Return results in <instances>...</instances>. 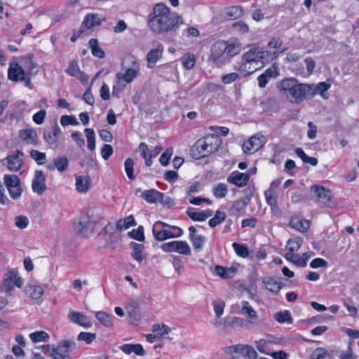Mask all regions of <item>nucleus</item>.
Listing matches in <instances>:
<instances>
[{
  "instance_id": "obj_32",
  "label": "nucleus",
  "mask_w": 359,
  "mask_h": 359,
  "mask_svg": "<svg viewBox=\"0 0 359 359\" xmlns=\"http://www.w3.org/2000/svg\"><path fill=\"white\" fill-rule=\"evenodd\" d=\"M130 245L133 249V252L131 253L133 258L138 262H142L144 259V256L142 254L144 248V245L135 242H131Z\"/></svg>"
},
{
  "instance_id": "obj_4",
  "label": "nucleus",
  "mask_w": 359,
  "mask_h": 359,
  "mask_svg": "<svg viewBox=\"0 0 359 359\" xmlns=\"http://www.w3.org/2000/svg\"><path fill=\"white\" fill-rule=\"evenodd\" d=\"M226 48L224 47V41H219L214 43L210 48L208 62L220 67L229 62V58H227L225 53Z\"/></svg>"
},
{
  "instance_id": "obj_3",
  "label": "nucleus",
  "mask_w": 359,
  "mask_h": 359,
  "mask_svg": "<svg viewBox=\"0 0 359 359\" xmlns=\"http://www.w3.org/2000/svg\"><path fill=\"white\" fill-rule=\"evenodd\" d=\"M138 69L128 68L124 73L118 72L115 76V84L112 89V95L118 97L119 93L131 83L138 74Z\"/></svg>"
},
{
  "instance_id": "obj_23",
  "label": "nucleus",
  "mask_w": 359,
  "mask_h": 359,
  "mask_svg": "<svg viewBox=\"0 0 359 359\" xmlns=\"http://www.w3.org/2000/svg\"><path fill=\"white\" fill-rule=\"evenodd\" d=\"M189 239L192 243V245H193L194 250L196 251H200L203 248V247L206 241L205 236H204L203 235H197L196 233V229L193 226H191L189 228Z\"/></svg>"
},
{
  "instance_id": "obj_30",
  "label": "nucleus",
  "mask_w": 359,
  "mask_h": 359,
  "mask_svg": "<svg viewBox=\"0 0 359 359\" xmlns=\"http://www.w3.org/2000/svg\"><path fill=\"white\" fill-rule=\"evenodd\" d=\"M187 215L194 221L203 222L211 217L213 212L210 210H203L201 212H194L190 210L187 211Z\"/></svg>"
},
{
  "instance_id": "obj_52",
  "label": "nucleus",
  "mask_w": 359,
  "mask_h": 359,
  "mask_svg": "<svg viewBox=\"0 0 359 359\" xmlns=\"http://www.w3.org/2000/svg\"><path fill=\"white\" fill-rule=\"evenodd\" d=\"M232 247L238 256L243 258H245L248 256L249 250L246 245L233 243L232 244Z\"/></svg>"
},
{
  "instance_id": "obj_22",
  "label": "nucleus",
  "mask_w": 359,
  "mask_h": 359,
  "mask_svg": "<svg viewBox=\"0 0 359 359\" xmlns=\"http://www.w3.org/2000/svg\"><path fill=\"white\" fill-rule=\"evenodd\" d=\"M141 197L149 203H164V194L156 189H149L142 191Z\"/></svg>"
},
{
  "instance_id": "obj_54",
  "label": "nucleus",
  "mask_w": 359,
  "mask_h": 359,
  "mask_svg": "<svg viewBox=\"0 0 359 359\" xmlns=\"http://www.w3.org/2000/svg\"><path fill=\"white\" fill-rule=\"evenodd\" d=\"M30 156L38 164L43 165L46 162L45 153L40 152L37 150H32L30 151Z\"/></svg>"
},
{
  "instance_id": "obj_16",
  "label": "nucleus",
  "mask_w": 359,
  "mask_h": 359,
  "mask_svg": "<svg viewBox=\"0 0 359 359\" xmlns=\"http://www.w3.org/2000/svg\"><path fill=\"white\" fill-rule=\"evenodd\" d=\"M229 353H240L243 358L248 359H256L257 353L255 348L247 344H237L227 348Z\"/></svg>"
},
{
  "instance_id": "obj_35",
  "label": "nucleus",
  "mask_w": 359,
  "mask_h": 359,
  "mask_svg": "<svg viewBox=\"0 0 359 359\" xmlns=\"http://www.w3.org/2000/svg\"><path fill=\"white\" fill-rule=\"evenodd\" d=\"M215 273L223 278H231L235 275V270L233 268L216 266L215 267Z\"/></svg>"
},
{
  "instance_id": "obj_49",
  "label": "nucleus",
  "mask_w": 359,
  "mask_h": 359,
  "mask_svg": "<svg viewBox=\"0 0 359 359\" xmlns=\"http://www.w3.org/2000/svg\"><path fill=\"white\" fill-rule=\"evenodd\" d=\"M353 344V341L348 342L347 349L340 353L339 355V359H356L357 357L353 353L352 348Z\"/></svg>"
},
{
  "instance_id": "obj_27",
  "label": "nucleus",
  "mask_w": 359,
  "mask_h": 359,
  "mask_svg": "<svg viewBox=\"0 0 359 359\" xmlns=\"http://www.w3.org/2000/svg\"><path fill=\"white\" fill-rule=\"evenodd\" d=\"M76 188L79 193H86L90 187V178L89 176H75Z\"/></svg>"
},
{
  "instance_id": "obj_9",
  "label": "nucleus",
  "mask_w": 359,
  "mask_h": 359,
  "mask_svg": "<svg viewBox=\"0 0 359 359\" xmlns=\"http://www.w3.org/2000/svg\"><path fill=\"white\" fill-rule=\"evenodd\" d=\"M161 221L156 222L152 228V232L157 241H163L167 238H177L182 235V230L177 226H172V229L179 231L178 235H173L172 232L161 228Z\"/></svg>"
},
{
  "instance_id": "obj_31",
  "label": "nucleus",
  "mask_w": 359,
  "mask_h": 359,
  "mask_svg": "<svg viewBox=\"0 0 359 359\" xmlns=\"http://www.w3.org/2000/svg\"><path fill=\"white\" fill-rule=\"evenodd\" d=\"M313 255L312 252H304L302 257H299L298 255H294V253H286L285 257L286 259H291L293 257L297 258L295 261V264L298 266L304 267L306 266V262Z\"/></svg>"
},
{
  "instance_id": "obj_24",
  "label": "nucleus",
  "mask_w": 359,
  "mask_h": 359,
  "mask_svg": "<svg viewBox=\"0 0 359 359\" xmlns=\"http://www.w3.org/2000/svg\"><path fill=\"white\" fill-rule=\"evenodd\" d=\"M249 178V175L236 171L227 177V182L238 187H243L247 184Z\"/></svg>"
},
{
  "instance_id": "obj_45",
  "label": "nucleus",
  "mask_w": 359,
  "mask_h": 359,
  "mask_svg": "<svg viewBox=\"0 0 359 359\" xmlns=\"http://www.w3.org/2000/svg\"><path fill=\"white\" fill-rule=\"evenodd\" d=\"M181 60L185 69H191L196 63V56L194 54L187 53L182 57Z\"/></svg>"
},
{
  "instance_id": "obj_47",
  "label": "nucleus",
  "mask_w": 359,
  "mask_h": 359,
  "mask_svg": "<svg viewBox=\"0 0 359 359\" xmlns=\"http://www.w3.org/2000/svg\"><path fill=\"white\" fill-rule=\"evenodd\" d=\"M226 217V215L225 212L217 210L215 216L209 220V226L212 228L215 227L224 222Z\"/></svg>"
},
{
  "instance_id": "obj_28",
  "label": "nucleus",
  "mask_w": 359,
  "mask_h": 359,
  "mask_svg": "<svg viewBox=\"0 0 359 359\" xmlns=\"http://www.w3.org/2000/svg\"><path fill=\"white\" fill-rule=\"evenodd\" d=\"M290 225L292 228L300 232H305L309 229L310 222L309 220L302 219L298 217H292L290 219Z\"/></svg>"
},
{
  "instance_id": "obj_17",
  "label": "nucleus",
  "mask_w": 359,
  "mask_h": 359,
  "mask_svg": "<svg viewBox=\"0 0 359 359\" xmlns=\"http://www.w3.org/2000/svg\"><path fill=\"white\" fill-rule=\"evenodd\" d=\"M263 144L264 136L257 134L243 143V149L245 153H255L259 150Z\"/></svg>"
},
{
  "instance_id": "obj_62",
  "label": "nucleus",
  "mask_w": 359,
  "mask_h": 359,
  "mask_svg": "<svg viewBox=\"0 0 359 359\" xmlns=\"http://www.w3.org/2000/svg\"><path fill=\"white\" fill-rule=\"evenodd\" d=\"M154 332H156L160 335L167 334L170 332V328L166 325H154L152 327Z\"/></svg>"
},
{
  "instance_id": "obj_5",
  "label": "nucleus",
  "mask_w": 359,
  "mask_h": 359,
  "mask_svg": "<svg viewBox=\"0 0 359 359\" xmlns=\"http://www.w3.org/2000/svg\"><path fill=\"white\" fill-rule=\"evenodd\" d=\"M4 182L11 198L14 200L19 198L22 192L20 178L15 175H4Z\"/></svg>"
},
{
  "instance_id": "obj_42",
  "label": "nucleus",
  "mask_w": 359,
  "mask_h": 359,
  "mask_svg": "<svg viewBox=\"0 0 359 359\" xmlns=\"http://www.w3.org/2000/svg\"><path fill=\"white\" fill-rule=\"evenodd\" d=\"M303 239L301 237H295L290 239L286 245V248L290 251L288 253H293L297 251L302 245Z\"/></svg>"
},
{
  "instance_id": "obj_2",
  "label": "nucleus",
  "mask_w": 359,
  "mask_h": 359,
  "mask_svg": "<svg viewBox=\"0 0 359 359\" xmlns=\"http://www.w3.org/2000/svg\"><path fill=\"white\" fill-rule=\"evenodd\" d=\"M222 143V140L217 135H208L195 142L191 152L196 159L204 158L217 151Z\"/></svg>"
},
{
  "instance_id": "obj_60",
  "label": "nucleus",
  "mask_w": 359,
  "mask_h": 359,
  "mask_svg": "<svg viewBox=\"0 0 359 359\" xmlns=\"http://www.w3.org/2000/svg\"><path fill=\"white\" fill-rule=\"evenodd\" d=\"M214 311L217 318H219L224 313L225 303L222 300L213 302Z\"/></svg>"
},
{
  "instance_id": "obj_61",
  "label": "nucleus",
  "mask_w": 359,
  "mask_h": 359,
  "mask_svg": "<svg viewBox=\"0 0 359 359\" xmlns=\"http://www.w3.org/2000/svg\"><path fill=\"white\" fill-rule=\"evenodd\" d=\"M36 136V133L32 130H22L20 131V138L25 140L34 141Z\"/></svg>"
},
{
  "instance_id": "obj_12",
  "label": "nucleus",
  "mask_w": 359,
  "mask_h": 359,
  "mask_svg": "<svg viewBox=\"0 0 359 359\" xmlns=\"http://www.w3.org/2000/svg\"><path fill=\"white\" fill-rule=\"evenodd\" d=\"M311 90L309 88V84L299 82L294 92H293V95L291 97L290 102L300 104L306 99L311 98Z\"/></svg>"
},
{
  "instance_id": "obj_36",
  "label": "nucleus",
  "mask_w": 359,
  "mask_h": 359,
  "mask_svg": "<svg viewBox=\"0 0 359 359\" xmlns=\"http://www.w3.org/2000/svg\"><path fill=\"white\" fill-rule=\"evenodd\" d=\"M93 224L88 218V217L86 216L81 219L79 221L77 229L80 233L85 234L88 231H91L93 230Z\"/></svg>"
},
{
  "instance_id": "obj_64",
  "label": "nucleus",
  "mask_w": 359,
  "mask_h": 359,
  "mask_svg": "<svg viewBox=\"0 0 359 359\" xmlns=\"http://www.w3.org/2000/svg\"><path fill=\"white\" fill-rule=\"evenodd\" d=\"M238 74L236 72L229 73L222 77V81L224 84H229L235 81L238 78Z\"/></svg>"
},
{
  "instance_id": "obj_6",
  "label": "nucleus",
  "mask_w": 359,
  "mask_h": 359,
  "mask_svg": "<svg viewBox=\"0 0 359 359\" xmlns=\"http://www.w3.org/2000/svg\"><path fill=\"white\" fill-rule=\"evenodd\" d=\"M9 79L15 81H24L26 87L29 89L33 88V84L31 82V76L26 74L25 70L22 66L15 64L13 67L11 66L8 71Z\"/></svg>"
},
{
  "instance_id": "obj_51",
  "label": "nucleus",
  "mask_w": 359,
  "mask_h": 359,
  "mask_svg": "<svg viewBox=\"0 0 359 359\" xmlns=\"http://www.w3.org/2000/svg\"><path fill=\"white\" fill-rule=\"evenodd\" d=\"M85 133L87 138L88 147L90 150H93L95 147V134L93 129L86 128Z\"/></svg>"
},
{
  "instance_id": "obj_55",
  "label": "nucleus",
  "mask_w": 359,
  "mask_h": 359,
  "mask_svg": "<svg viewBox=\"0 0 359 359\" xmlns=\"http://www.w3.org/2000/svg\"><path fill=\"white\" fill-rule=\"evenodd\" d=\"M243 14V8L241 6L230 7L226 11V16L236 19Z\"/></svg>"
},
{
  "instance_id": "obj_21",
  "label": "nucleus",
  "mask_w": 359,
  "mask_h": 359,
  "mask_svg": "<svg viewBox=\"0 0 359 359\" xmlns=\"http://www.w3.org/2000/svg\"><path fill=\"white\" fill-rule=\"evenodd\" d=\"M65 72L74 77L77 78L83 83H86L88 80V76L80 70L78 63L75 60L69 62L68 67L66 69Z\"/></svg>"
},
{
  "instance_id": "obj_46",
  "label": "nucleus",
  "mask_w": 359,
  "mask_h": 359,
  "mask_svg": "<svg viewBox=\"0 0 359 359\" xmlns=\"http://www.w3.org/2000/svg\"><path fill=\"white\" fill-rule=\"evenodd\" d=\"M227 192H228L227 186H226V184H223V183L216 184L212 189L213 195L217 198H222L225 197Z\"/></svg>"
},
{
  "instance_id": "obj_56",
  "label": "nucleus",
  "mask_w": 359,
  "mask_h": 359,
  "mask_svg": "<svg viewBox=\"0 0 359 359\" xmlns=\"http://www.w3.org/2000/svg\"><path fill=\"white\" fill-rule=\"evenodd\" d=\"M96 339V334L90 332H81L78 335L79 341H83L87 344H91Z\"/></svg>"
},
{
  "instance_id": "obj_50",
  "label": "nucleus",
  "mask_w": 359,
  "mask_h": 359,
  "mask_svg": "<svg viewBox=\"0 0 359 359\" xmlns=\"http://www.w3.org/2000/svg\"><path fill=\"white\" fill-rule=\"evenodd\" d=\"M224 47H226L225 53L227 58H229V60L232 57L237 55L241 51L240 47L233 43H227L226 42H224Z\"/></svg>"
},
{
  "instance_id": "obj_48",
  "label": "nucleus",
  "mask_w": 359,
  "mask_h": 359,
  "mask_svg": "<svg viewBox=\"0 0 359 359\" xmlns=\"http://www.w3.org/2000/svg\"><path fill=\"white\" fill-rule=\"evenodd\" d=\"M264 196L266 198V203L271 207V210L275 212L276 210H278L276 194H272L271 192L265 191Z\"/></svg>"
},
{
  "instance_id": "obj_29",
  "label": "nucleus",
  "mask_w": 359,
  "mask_h": 359,
  "mask_svg": "<svg viewBox=\"0 0 359 359\" xmlns=\"http://www.w3.org/2000/svg\"><path fill=\"white\" fill-rule=\"evenodd\" d=\"M262 283L268 290L274 294L278 293L282 287L281 284L278 281L270 276L264 277Z\"/></svg>"
},
{
  "instance_id": "obj_18",
  "label": "nucleus",
  "mask_w": 359,
  "mask_h": 359,
  "mask_svg": "<svg viewBox=\"0 0 359 359\" xmlns=\"http://www.w3.org/2000/svg\"><path fill=\"white\" fill-rule=\"evenodd\" d=\"M32 188L34 193L41 195L46 190V175L41 170H36L32 182Z\"/></svg>"
},
{
  "instance_id": "obj_58",
  "label": "nucleus",
  "mask_w": 359,
  "mask_h": 359,
  "mask_svg": "<svg viewBox=\"0 0 359 359\" xmlns=\"http://www.w3.org/2000/svg\"><path fill=\"white\" fill-rule=\"evenodd\" d=\"M172 148H168L161 154L159 161L163 166H165L168 164L169 160L172 156Z\"/></svg>"
},
{
  "instance_id": "obj_59",
  "label": "nucleus",
  "mask_w": 359,
  "mask_h": 359,
  "mask_svg": "<svg viewBox=\"0 0 359 359\" xmlns=\"http://www.w3.org/2000/svg\"><path fill=\"white\" fill-rule=\"evenodd\" d=\"M28 224L29 219L26 216L20 215L15 218V225L19 229H25Z\"/></svg>"
},
{
  "instance_id": "obj_7",
  "label": "nucleus",
  "mask_w": 359,
  "mask_h": 359,
  "mask_svg": "<svg viewBox=\"0 0 359 359\" xmlns=\"http://www.w3.org/2000/svg\"><path fill=\"white\" fill-rule=\"evenodd\" d=\"M23 284V280L15 270L10 271L5 275L3 280L2 290L6 292L13 291L14 286L21 287Z\"/></svg>"
},
{
  "instance_id": "obj_19",
  "label": "nucleus",
  "mask_w": 359,
  "mask_h": 359,
  "mask_svg": "<svg viewBox=\"0 0 359 359\" xmlns=\"http://www.w3.org/2000/svg\"><path fill=\"white\" fill-rule=\"evenodd\" d=\"M61 134V130L57 123L53 126L47 127L43 132V138L50 145L55 144Z\"/></svg>"
},
{
  "instance_id": "obj_41",
  "label": "nucleus",
  "mask_w": 359,
  "mask_h": 359,
  "mask_svg": "<svg viewBox=\"0 0 359 359\" xmlns=\"http://www.w3.org/2000/svg\"><path fill=\"white\" fill-rule=\"evenodd\" d=\"M29 337L32 342L37 343V342H46L49 340L50 336L49 334L45 332V331H36L34 332H32L29 334Z\"/></svg>"
},
{
  "instance_id": "obj_20",
  "label": "nucleus",
  "mask_w": 359,
  "mask_h": 359,
  "mask_svg": "<svg viewBox=\"0 0 359 359\" xmlns=\"http://www.w3.org/2000/svg\"><path fill=\"white\" fill-rule=\"evenodd\" d=\"M68 317L72 323L85 328L91 327L93 325L90 318L82 313L71 311L68 314Z\"/></svg>"
},
{
  "instance_id": "obj_10",
  "label": "nucleus",
  "mask_w": 359,
  "mask_h": 359,
  "mask_svg": "<svg viewBox=\"0 0 359 359\" xmlns=\"http://www.w3.org/2000/svg\"><path fill=\"white\" fill-rule=\"evenodd\" d=\"M299 81L294 78H286L277 82L278 90L290 101Z\"/></svg>"
},
{
  "instance_id": "obj_53",
  "label": "nucleus",
  "mask_w": 359,
  "mask_h": 359,
  "mask_svg": "<svg viewBox=\"0 0 359 359\" xmlns=\"http://www.w3.org/2000/svg\"><path fill=\"white\" fill-rule=\"evenodd\" d=\"M134 161L131 158H128L124 163V168L128 177L133 180L135 176L133 174Z\"/></svg>"
},
{
  "instance_id": "obj_38",
  "label": "nucleus",
  "mask_w": 359,
  "mask_h": 359,
  "mask_svg": "<svg viewBox=\"0 0 359 359\" xmlns=\"http://www.w3.org/2000/svg\"><path fill=\"white\" fill-rule=\"evenodd\" d=\"M53 163L55 164L57 170L62 172L65 171L69 165V160L67 156H60L53 159Z\"/></svg>"
},
{
  "instance_id": "obj_15",
  "label": "nucleus",
  "mask_w": 359,
  "mask_h": 359,
  "mask_svg": "<svg viewBox=\"0 0 359 359\" xmlns=\"http://www.w3.org/2000/svg\"><path fill=\"white\" fill-rule=\"evenodd\" d=\"M163 46L158 41L152 43V48L147 55V67L153 68L157 61L162 57L163 53Z\"/></svg>"
},
{
  "instance_id": "obj_26",
  "label": "nucleus",
  "mask_w": 359,
  "mask_h": 359,
  "mask_svg": "<svg viewBox=\"0 0 359 359\" xmlns=\"http://www.w3.org/2000/svg\"><path fill=\"white\" fill-rule=\"evenodd\" d=\"M331 85L327 82H320L318 84H309V88H311V98L314 97L316 94H320L323 98L326 99L327 97L325 94V92L327 91Z\"/></svg>"
},
{
  "instance_id": "obj_63",
  "label": "nucleus",
  "mask_w": 359,
  "mask_h": 359,
  "mask_svg": "<svg viewBox=\"0 0 359 359\" xmlns=\"http://www.w3.org/2000/svg\"><path fill=\"white\" fill-rule=\"evenodd\" d=\"M60 123L62 126H68V125L74 126V125L78 124V121H76V118L74 116L63 115L61 116Z\"/></svg>"
},
{
  "instance_id": "obj_11",
  "label": "nucleus",
  "mask_w": 359,
  "mask_h": 359,
  "mask_svg": "<svg viewBox=\"0 0 359 359\" xmlns=\"http://www.w3.org/2000/svg\"><path fill=\"white\" fill-rule=\"evenodd\" d=\"M75 348V343L70 340H63L55 346L54 359H69L71 352Z\"/></svg>"
},
{
  "instance_id": "obj_14",
  "label": "nucleus",
  "mask_w": 359,
  "mask_h": 359,
  "mask_svg": "<svg viewBox=\"0 0 359 359\" xmlns=\"http://www.w3.org/2000/svg\"><path fill=\"white\" fill-rule=\"evenodd\" d=\"M259 48L253 47L251 48L248 51L243 55V59L245 62L243 63L239 68L241 72H244L246 75H250L254 72L255 70H248L247 67L249 63L257 62L259 60Z\"/></svg>"
},
{
  "instance_id": "obj_33",
  "label": "nucleus",
  "mask_w": 359,
  "mask_h": 359,
  "mask_svg": "<svg viewBox=\"0 0 359 359\" xmlns=\"http://www.w3.org/2000/svg\"><path fill=\"white\" fill-rule=\"evenodd\" d=\"M101 24L100 18L97 14H88L86 15L82 25L86 28L90 29L95 26H98Z\"/></svg>"
},
{
  "instance_id": "obj_37",
  "label": "nucleus",
  "mask_w": 359,
  "mask_h": 359,
  "mask_svg": "<svg viewBox=\"0 0 359 359\" xmlns=\"http://www.w3.org/2000/svg\"><path fill=\"white\" fill-rule=\"evenodd\" d=\"M241 313L251 319H257V311L254 310L247 301L241 302Z\"/></svg>"
},
{
  "instance_id": "obj_34",
  "label": "nucleus",
  "mask_w": 359,
  "mask_h": 359,
  "mask_svg": "<svg viewBox=\"0 0 359 359\" xmlns=\"http://www.w3.org/2000/svg\"><path fill=\"white\" fill-rule=\"evenodd\" d=\"M95 317L99 322L105 327H110L113 326L112 316L104 311H97L95 313Z\"/></svg>"
},
{
  "instance_id": "obj_13",
  "label": "nucleus",
  "mask_w": 359,
  "mask_h": 359,
  "mask_svg": "<svg viewBox=\"0 0 359 359\" xmlns=\"http://www.w3.org/2000/svg\"><path fill=\"white\" fill-rule=\"evenodd\" d=\"M23 154L19 151L16 150L13 152L12 154L8 155L6 158L2 161V163L4 165H6L7 168L13 172H15L19 170L23 164V161L22 159Z\"/></svg>"
},
{
  "instance_id": "obj_57",
  "label": "nucleus",
  "mask_w": 359,
  "mask_h": 359,
  "mask_svg": "<svg viewBox=\"0 0 359 359\" xmlns=\"http://www.w3.org/2000/svg\"><path fill=\"white\" fill-rule=\"evenodd\" d=\"M129 236L139 241H143L144 239V228L140 226L137 229H133L128 233Z\"/></svg>"
},
{
  "instance_id": "obj_44",
  "label": "nucleus",
  "mask_w": 359,
  "mask_h": 359,
  "mask_svg": "<svg viewBox=\"0 0 359 359\" xmlns=\"http://www.w3.org/2000/svg\"><path fill=\"white\" fill-rule=\"evenodd\" d=\"M310 359H331V355L324 348L319 347L311 353Z\"/></svg>"
},
{
  "instance_id": "obj_8",
  "label": "nucleus",
  "mask_w": 359,
  "mask_h": 359,
  "mask_svg": "<svg viewBox=\"0 0 359 359\" xmlns=\"http://www.w3.org/2000/svg\"><path fill=\"white\" fill-rule=\"evenodd\" d=\"M161 249L164 252H176L184 255H190L191 253L189 245L183 241H174L164 243L162 245Z\"/></svg>"
},
{
  "instance_id": "obj_40",
  "label": "nucleus",
  "mask_w": 359,
  "mask_h": 359,
  "mask_svg": "<svg viewBox=\"0 0 359 359\" xmlns=\"http://www.w3.org/2000/svg\"><path fill=\"white\" fill-rule=\"evenodd\" d=\"M134 225H135V219L133 216L130 215L124 219L118 220L116 223V229L121 231Z\"/></svg>"
},
{
  "instance_id": "obj_1",
  "label": "nucleus",
  "mask_w": 359,
  "mask_h": 359,
  "mask_svg": "<svg viewBox=\"0 0 359 359\" xmlns=\"http://www.w3.org/2000/svg\"><path fill=\"white\" fill-rule=\"evenodd\" d=\"M183 23L182 18L163 3L155 4L147 18V26L155 34L176 32Z\"/></svg>"
},
{
  "instance_id": "obj_39",
  "label": "nucleus",
  "mask_w": 359,
  "mask_h": 359,
  "mask_svg": "<svg viewBox=\"0 0 359 359\" xmlns=\"http://www.w3.org/2000/svg\"><path fill=\"white\" fill-rule=\"evenodd\" d=\"M88 43L93 55L99 58H103L104 57V52L99 46L98 41L96 39H90Z\"/></svg>"
},
{
  "instance_id": "obj_43",
  "label": "nucleus",
  "mask_w": 359,
  "mask_h": 359,
  "mask_svg": "<svg viewBox=\"0 0 359 359\" xmlns=\"http://www.w3.org/2000/svg\"><path fill=\"white\" fill-rule=\"evenodd\" d=\"M311 189L314 190L315 194L318 198L330 200L332 196L330 190L320 186H313Z\"/></svg>"
},
{
  "instance_id": "obj_25",
  "label": "nucleus",
  "mask_w": 359,
  "mask_h": 359,
  "mask_svg": "<svg viewBox=\"0 0 359 359\" xmlns=\"http://www.w3.org/2000/svg\"><path fill=\"white\" fill-rule=\"evenodd\" d=\"M26 295L32 299H39L43 294V288L41 285L27 284L25 287Z\"/></svg>"
}]
</instances>
